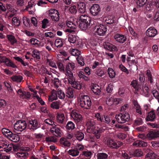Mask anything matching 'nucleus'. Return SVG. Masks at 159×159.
I'll use <instances>...</instances> for the list:
<instances>
[{"mask_svg":"<svg viewBox=\"0 0 159 159\" xmlns=\"http://www.w3.org/2000/svg\"><path fill=\"white\" fill-rule=\"evenodd\" d=\"M73 87L77 89H80L81 88V85L80 82L75 80V79L74 80V81H73V82L70 83Z\"/></svg>","mask_w":159,"mask_h":159,"instance_id":"c756f323","label":"nucleus"},{"mask_svg":"<svg viewBox=\"0 0 159 159\" xmlns=\"http://www.w3.org/2000/svg\"><path fill=\"white\" fill-rule=\"evenodd\" d=\"M76 36L75 35H70L68 38V40L70 43H74L76 40Z\"/></svg>","mask_w":159,"mask_h":159,"instance_id":"09e8293b","label":"nucleus"},{"mask_svg":"<svg viewBox=\"0 0 159 159\" xmlns=\"http://www.w3.org/2000/svg\"><path fill=\"white\" fill-rule=\"evenodd\" d=\"M65 74L66 77H67L69 83L70 84L71 83L73 82V81H74V80H75V79L71 70H66Z\"/></svg>","mask_w":159,"mask_h":159,"instance_id":"aec40b11","label":"nucleus"},{"mask_svg":"<svg viewBox=\"0 0 159 159\" xmlns=\"http://www.w3.org/2000/svg\"><path fill=\"white\" fill-rule=\"evenodd\" d=\"M72 116L77 126H81L83 124V118L80 114L74 112L72 114Z\"/></svg>","mask_w":159,"mask_h":159,"instance_id":"1a4fd4ad","label":"nucleus"},{"mask_svg":"<svg viewBox=\"0 0 159 159\" xmlns=\"http://www.w3.org/2000/svg\"><path fill=\"white\" fill-rule=\"evenodd\" d=\"M120 69L123 72H125L127 75L129 74L128 70L122 64H121L119 66Z\"/></svg>","mask_w":159,"mask_h":159,"instance_id":"864d4df0","label":"nucleus"},{"mask_svg":"<svg viewBox=\"0 0 159 159\" xmlns=\"http://www.w3.org/2000/svg\"><path fill=\"white\" fill-rule=\"evenodd\" d=\"M130 155L134 157H141L143 156V152L141 149H136L132 151Z\"/></svg>","mask_w":159,"mask_h":159,"instance_id":"5701e85b","label":"nucleus"},{"mask_svg":"<svg viewBox=\"0 0 159 159\" xmlns=\"http://www.w3.org/2000/svg\"><path fill=\"white\" fill-rule=\"evenodd\" d=\"M38 122L37 120L34 119L29 120V124L28 125V129H30L33 130L37 129L39 126H38Z\"/></svg>","mask_w":159,"mask_h":159,"instance_id":"2eb2a0df","label":"nucleus"},{"mask_svg":"<svg viewBox=\"0 0 159 159\" xmlns=\"http://www.w3.org/2000/svg\"><path fill=\"white\" fill-rule=\"evenodd\" d=\"M114 38L117 41L120 43H123L126 40V37L124 35L119 34H116Z\"/></svg>","mask_w":159,"mask_h":159,"instance_id":"6ab92c4d","label":"nucleus"},{"mask_svg":"<svg viewBox=\"0 0 159 159\" xmlns=\"http://www.w3.org/2000/svg\"><path fill=\"white\" fill-rule=\"evenodd\" d=\"M77 60L78 63L81 66H83L84 64V58L82 57L78 56L76 58Z\"/></svg>","mask_w":159,"mask_h":159,"instance_id":"13d9d810","label":"nucleus"},{"mask_svg":"<svg viewBox=\"0 0 159 159\" xmlns=\"http://www.w3.org/2000/svg\"><path fill=\"white\" fill-rule=\"evenodd\" d=\"M23 79V77L19 75H13L11 77V81L16 83H20L21 82Z\"/></svg>","mask_w":159,"mask_h":159,"instance_id":"412c9836","label":"nucleus"},{"mask_svg":"<svg viewBox=\"0 0 159 159\" xmlns=\"http://www.w3.org/2000/svg\"><path fill=\"white\" fill-rule=\"evenodd\" d=\"M61 144L64 146H70V142L67 139L64 138H61L60 141Z\"/></svg>","mask_w":159,"mask_h":159,"instance_id":"473e14b6","label":"nucleus"},{"mask_svg":"<svg viewBox=\"0 0 159 159\" xmlns=\"http://www.w3.org/2000/svg\"><path fill=\"white\" fill-rule=\"evenodd\" d=\"M83 155L88 158H90L91 157L92 153L90 151H84L83 152Z\"/></svg>","mask_w":159,"mask_h":159,"instance_id":"0e129e2a","label":"nucleus"},{"mask_svg":"<svg viewBox=\"0 0 159 159\" xmlns=\"http://www.w3.org/2000/svg\"><path fill=\"white\" fill-rule=\"evenodd\" d=\"M58 96L60 99H63L65 97V94L61 90H57Z\"/></svg>","mask_w":159,"mask_h":159,"instance_id":"6e6d98bb","label":"nucleus"},{"mask_svg":"<svg viewBox=\"0 0 159 159\" xmlns=\"http://www.w3.org/2000/svg\"><path fill=\"white\" fill-rule=\"evenodd\" d=\"M93 28L95 33L100 36L104 35L107 31L106 26L102 24H98L96 25H94Z\"/></svg>","mask_w":159,"mask_h":159,"instance_id":"39448f33","label":"nucleus"},{"mask_svg":"<svg viewBox=\"0 0 159 159\" xmlns=\"http://www.w3.org/2000/svg\"><path fill=\"white\" fill-rule=\"evenodd\" d=\"M103 46L105 49L108 50H111L113 48V45L108 42L104 43Z\"/></svg>","mask_w":159,"mask_h":159,"instance_id":"79ce46f5","label":"nucleus"},{"mask_svg":"<svg viewBox=\"0 0 159 159\" xmlns=\"http://www.w3.org/2000/svg\"><path fill=\"white\" fill-rule=\"evenodd\" d=\"M66 96L68 98H72L74 97L72 89H68L66 92Z\"/></svg>","mask_w":159,"mask_h":159,"instance_id":"3c124183","label":"nucleus"},{"mask_svg":"<svg viewBox=\"0 0 159 159\" xmlns=\"http://www.w3.org/2000/svg\"><path fill=\"white\" fill-rule=\"evenodd\" d=\"M101 10L100 6L97 4H94L90 8V13L94 16L98 15Z\"/></svg>","mask_w":159,"mask_h":159,"instance_id":"9b49d317","label":"nucleus"},{"mask_svg":"<svg viewBox=\"0 0 159 159\" xmlns=\"http://www.w3.org/2000/svg\"><path fill=\"white\" fill-rule=\"evenodd\" d=\"M16 92L20 96V98L23 99H28L30 98L31 96L30 92L22 91L21 89H19Z\"/></svg>","mask_w":159,"mask_h":159,"instance_id":"f8f14e48","label":"nucleus"},{"mask_svg":"<svg viewBox=\"0 0 159 159\" xmlns=\"http://www.w3.org/2000/svg\"><path fill=\"white\" fill-rule=\"evenodd\" d=\"M67 130H72L75 128V124L71 121H69L67 122L66 126Z\"/></svg>","mask_w":159,"mask_h":159,"instance_id":"f704fd0d","label":"nucleus"},{"mask_svg":"<svg viewBox=\"0 0 159 159\" xmlns=\"http://www.w3.org/2000/svg\"><path fill=\"white\" fill-rule=\"evenodd\" d=\"M23 23L27 27L30 26V19L26 17H23L22 19Z\"/></svg>","mask_w":159,"mask_h":159,"instance_id":"e433bc0d","label":"nucleus"},{"mask_svg":"<svg viewBox=\"0 0 159 159\" xmlns=\"http://www.w3.org/2000/svg\"><path fill=\"white\" fill-rule=\"evenodd\" d=\"M70 67L72 70H74V68H75V64L72 62L68 63L66 67V70H71Z\"/></svg>","mask_w":159,"mask_h":159,"instance_id":"052dcab7","label":"nucleus"},{"mask_svg":"<svg viewBox=\"0 0 159 159\" xmlns=\"http://www.w3.org/2000/svg\"><path fill=\"white\" fill-rule=\"evenodd\" d=\"M143 121L142 119L140 118H137L134 120V125L135 126H137L142 125L143 124Z\"/></svg>","mask_w":159,"mask_h":159,"instance_id":"4d7b16f0","label":"nucleus"},{"mask_svg":"<svg viewBox=\"0 0 159 159\" xmlns=\"http://www.w3.org/2000/svg\"><path fill=\"white\" fill-rule=\"evenodd\" d=\"M96 73L98 76L101 77L104 74V72L102 69H99L97 70Z\"/></svg>","mask_w":159,"mask_h":159,"instance_id":"774afa93","label":"nucleus"},{"mask_svg":"<svg viewBox=\"0 0 159 159\" xmlns=\"http://www.w3.org/2000/svg\"><path fill=\"white\" fill-rule=\"evenodd\" d=\"M12 144H9L8 143L6 142L4 143L1 147V148H2L3 149L2 151L6 152H12Z\"/></svg>","mask_w":159,"mask_h":159,"instance_id":"dca6fc26","label":"nucleus"},{"mask_svg":"<svg viewBox=\"0 0 159 159\" xmlns=\"http://www.w3.org/2000/svg\"><path fill=\"white\" fill-rule=\"evenodd\" d=\"M12 22L13 24H14L16 26H19L21 21L17 17H13L12 20Z\"/></svg>","mask_w":159,"mask_h":159,"instance_id":"a18cd8bd","label":"nucleus"},{"mask_svg":"<svg viewBox=\"0 0 159 159\" xmlns=\"http://www.w3.org/2000/svg\"><path fill=\"white\" fill-rule=\"evenodd\" d=\"M48 15L52 21L56 22L60 19V14L58 11L55 9H50L48 11Z\"/></svg>","mask_w":159,"mask_h":159,"instance_id":"423d86ee","label":"nucleus"},{"mask_svg":"<svg viewBox=\"0 0 159 159\" xmlns=\"http://www.w3.org/2000/svg\"><path fill=\"white\" fill-rule=\"evenodd\" d=\"M97 156L98 159H107L108 155L105 153L99 152L97 154Z\"/></svg>","mask_w":159,"mask_h":159,"instance_id":"4c0bfd02","label":"nucleus"},{"mask_svg":"<svg viewBox=\"0 0 159 159\" xmlns=\"http://www.w3.org/2000/svg\"><path fill=\"white\" fill-rule=\"evenodd\" d=\"M108 146L112 148L117 149L118 148V146L117 145V143L114 141L113 140H110L108 143Z\"/></svg>","mask_w":159,"mask_h":159,"instance_id":"c9c22d12","label":"nucleus"},{"mask_svg":"<svg viewBox=\"0 0 159 159\" xmlns=\"http://www.w3.org/2000/svg\"><path fill=\"white\" fill-rule=\"evenodd\" d=\"M134 146H146L147 145V143L143 141H137L134 142L133 144Z\"/></svg>","mask_w":159,"mask_h":159,"instance_id":"72a5a7b5","label":"nucleus"},{"mask_svg":"<svg viewBox=\"0 0 159 159\" xmlns=\"http://www.w3.org/2000/svg\"><path fill=\"white\" fill-rule=\"evenodd\" d=\"M148 138L150 139H155L159 137V131L153 130L150 131L147 135Z\"/></svg>","mask_w":159,"mask_h":159,"instance_id":"ddd939ff","label":"nucleus"},{"mask_svg":"<svg viewBox=\"0 0 159 159\" xmlns=\"http://www.w3.org/2000/svg\"><path fill=\"white\" fill-rule=\"evenodd\" d=\"M57 91L53 90L51 92V95L49 97V100L51 101L56 100L57 99Z\"/></svg>","mask_w":159,"mask_h":159,"instance_id":"c85d7f7f","label":"nucleus"},{"mask_svg":"<svg viewBox=\"0 0 159 159\" xmlns=\"http://www.w3.org/2000/svg\"><path fill=\"white\" fill-rule=\"evenodd\" d=\"M80 104L82 107L89 109L91 106L92 102L89 96L87 95H84L83 96H81Z\"/></svg>","mask_w":159,"mask_h":159,"instance_id":"f03ea898","label":"nucleus"},{"mask_svg":"<svg viewBox=\"0 0 159 159\" xmlns=\"http://www.w3.org/2000/svg\"><path fill=\"white\" fill-rule=\"evenodd\" d=\"M44 122L45 123L53 126L55 125L54 121L50 119H47L45 120Z\"/></svg>","mask_w":159,"mask_h":159,"instance_id":"69168bd1","label":"nucleus"},{"mask_svg":"<svg viewBox=\"0 0 159 159\" xmlns=\"http://www.w3.org/2000/svg\"><path fill=\"white\" fill-rule=\"evenodd\" d=\"M116 18L115 16L113 15H109L106 17L105 22L107 24H113L115 22Z\"/></svg>","mask_w":159,"mask_h":159,"instance_id":"4be33fe9","label":"nucleus"},{"mask_svg":"<svg viewBox=\"0 0 159 159\" xmlns=\"http://www.w3.org/2000/svg\"><path fill=\"white\" fill-rule=\"evenodd\" d=\"M113 86L111 83L109 84L106 89V91L108 93H111L113 90Z\"/></svg>","mask_w":159,"mask_h":159,"instance_id":"338daca9","label":"nucleus"},{"mask_svg":"<svg viewBox=\"0 0 159 159\" xmlns=\"http://www.w3.org/2000/svg\"><path fill=\"white\" fill-rule=\"evenodd\" d=\"M2 130L3 134L8 138L9 136L11 134L12 132L10 130L6 128H3L2 129Z\"/></svg>","mask_w":159,"mask_h":159,"instance_id":"49530a36","label":"nucleus"},{"mask_svg":"<svg viewBox=\"0 0 159 159\" xmlns=\"http://www.w3.org/2000/svg\"><path fill=\"white\" fill-rule=\"evenodd\" d=\"M45 141L48 142H53L56 143L57 142V139L55 137L53 136L46 137L45 138Z\"/></svg>","mask_w":159,"mask_h":159,"instance_id":"a19ab883","label":"nucleus"},{"mask_svg":"<svg viewBox=\"0 0 159 159\" xmlns=\"http://www.w3.org/2000/svg\"><path fill=\"white\" fill-rule=\"evenodd\" d=\"M79 20V26L81 29L85 30L89 28H93V20H92L89 17L86 15H82L80 16Z\"/></svg>","mask_w":159,"mask_h":159,"instance_id":"f257e3e1","label":"nucleus"},{"mask_svg":"<svg viewBox=\"0 0 159 159\" xmlns=\"http://www.w3.org/2000/svg\"><path fill=\"white\" fill-rule=\"evenodd\" d=\"M85 73L83 71H80L78 73V75L80 79L83 80L88 81L90 80L89 78L85 75Z\"/></svg>","mask_w":159,"mask_h":159,"instance_id":"a878e982","label":"nucleus"},{"mask_svg":"<svg viewBox=\"0 0 159 159\" xmlns=\"http://www.w3.org/2000/svg\"><path fill=\"white\" fill-rule=\"evenodd\" d=\"M84 148V146L80 144H78L76 147L70 149L68 152V153L72 157L78 156L80 153L79 150L82 151Z\"/></svg>","mask_w":159,"mask_h":159,"instance_id":"0eeeda50","label":"nucleus"},{"mask_svg":"<svg viewBox=\"0 0 159 159\" xmlns=\"http://www.w3.org/2000/svg\"><path fill=\"white\" fill-rule=\"evenodd\" d=\"M143 95L146 97H148L149 95L148 88L146 86H143L142 87Z\"/></svg>","mask_w":159,"mask_h":159,"instance_id":"603ef678","label":"nucleus"},{"mask_svg":"<svg viewBox=\"0 0 159 159\" xmlns=\"http://www.w3.org/2000/svg\"><path fill=\"white\" fill-rule=\"evenodd\" d=\"M8 138L11 141L15 142H17L20 139L18 135L13 134L12 132L11 134L9 136Z\"/></svg>","mask_w":159,"mask_h":159,"instance_id":"bb28decb","label":"nucleus"},{"mask_svg":"<svg viewBox=\"0 0 159 159\" xmlns=\"http://www.w3.org/2000/svg\"><path fill=\"white\" fill-rule=\"evenodd\" d=\"M28 155V153L26 152H18L16 157L18 159H25Z\"/></svg>","mask_w":159,"mask_h":159,"instance_id":"b1692460","label":"nucleus"},{"mask_svg":"<svg viewBox=\"0 0 159 159\" xmlns=\"http://www.w3.org/2000/svg\"><path fill=\"white\" fill-rule=\"evenodd\" d=\"M60 102L57 101L52 102L50 104L51 107L53 109H59Z\"/></svg>","mask_w":159,"mask_h":159,"instance_id":"37998d69","label":"nucleus"},{"mask_svg":"<svg viewBox=\"0 0 159 159\" xmlns=\"http://www.w3.org/2000/svg\"><path fill=\"white\" fill-rule=\"evenodd\" d=\"M69 10L71 13L73 14H76L77 11L76 7L75 5L71 6L69 8Z\"/></svg>","mask_w":159,"mask_h":159,"instance_id":"680f3d73","label":"nucleus"},{"mask_svg":"<svg viewBox=\"0 0 159 159\" xmlns=\"http://www.w3.org/2000/svg\"><path fill=\"white\" fill-rule=\"evenodd\" d=\"M32 56L36 60H39L40 59V56L38 51L37 50H34L33 52Z\"/></svg>","mask_w":159,"mask_h":159,"instance_id":"8fccbe9b","label":"nucleus"},{"mask_svg":"<svg viewBox=\"0 0 159 159\" xmlns=\"http://www.w3.org/2000/svg\"><path fill=\"white\" fill-rule=\"evenodd\" d=\"M3 63L8 66L12 68H17V66L11 60L5 57L0 56V63Z\"/></svg>","mask_w":159,"mask_h":159,"instance_id":"6e6552de","label":"nucleus"},{"mask_svg":"<svg viewBox=\"0 0 159 159\" xmlns=\"http://www.w3.org/2000/svg\"><path fill=\"white\" fill-rule=\"evenodd\" d=\"M116 121L119 123L123 124L128 122L130 120V116L127 112H123L116 115Z\"/></svg>","mask_w":159,"mask_h":159,"instance_id":"7ed1b4c3","label":"nucleus"},{"mask_svg":"<svg viewBox=\"0 0 159 159\" xmlns=\"http://www.w3.org/2000/svg\"><path fill=\"white\" fill-rule=\"evenodd\" d=\"M155 118V113L154 111H151L148 112L145 120L147 121H154Z\"/></svg>","mask_w":159,"mask_h":159,"instance_id":"f3484780","label":"nucleus"},{"mask_svg":"<svg viewBox=\"0 0 159 159\" xmlns=\"http://www.w3.org/2000/svg\"><path fill=\"white\" fill-rule=\"evenodd\" d=\"M77 5L78 12L81 13H84L86 10L85 3L82 2H77Z\"/></svg>","mask_w":159,"mask_h":159,"instance_id":"a211bd4d","label":"nucleus"},{"mask_svg":"<svg viewBox=\"0 0 159 159\" xmlns=\"http://www.w3.org/2000/svg\"><path fill=\"white\" fill-rule=\"evenodd\" d=\"M14 127L16 130L22 132L27 128L28 129V126L25 120H20L15 123Z\"/></svg>","mask_w":159,"mask_h":159,"instance_id":"20e7f679","label":"nucleus"},{"mask_svg":"<svg viewBox=\"0 0 159 159\" xmlns=\"http://www.w3.org/2000/svg\"><path fill=\"white\" fill-rule=\"evenodd\" d=\"M147 1V0H137L136 1L137 7L140 8L143 7L145 5Z\"/></svg>","mask_w":159,"mask_h":159,"instance_id":"7c9ffc66","label":"nucleus"},{"mask_svg":"<svg viewBox=\"0 0 159 159\" xmlns=\"http://www.w3.org/2000/svg\"><path fill=\"white\" fill-rule=\"evenodd\" d=\"M146 35L149 37H155L157 34V30L153 27H150L146 31Z\"/></svg>","mask_w":159,"mask_h":159,"instance_id":"4468645a","label":"nucleus"},{"mask_svg":"<svg viewBox=\"0 0 159 159\" xmlns=\"http://www.w3.org/2000/svg\"><path fill=\"white\" fill-rule=\"evenodd\" d=\"M3 85L7 88L8 91L10 93H12L13 91L11 84L9 82L4 81L3 83Z\"/></svg>","mask_w":159,"mask_h":159,"instance_id":"58836bf2","label":"nucleus"},{"mask_svg":"<svg viewBox=\"0 0 159 159\" xmlns=\"http://www.w3.org/2000/svg\"><path fill=\"white\" fill-rule=\"evenodd\" d=\"M49 23L48 20L47 19L45 18L42 21V28L45 29L47 28L48 25L47 24Z\"/></svg>","mask_w":159,"mask_h":159,"instance_id":"bf43d9fd","label":"nucleus"},{"mask_svg":"<svg viewBox=\"0 0 159 159\" xmlns=\"http://www.w3.org/2000/svg\"><path fill=\"white\" fill-rule=\"evenodd\" d=\"M7 38L12 45H13L16 43L17 41L15 39L14 36L12 34L8 35L7 36Z\"/></svg>","mask_w":159,"mask_h":159,"instance_id":"ea45409f","label":"nucleus"},{"mask_svg":"<svg viewBox=\"0 0 159 159\" xmlns=\"http://www.w3.org/2000/svg\"><path fill=\"white\" fill-rule=\"evenodd\" d=\"M53 128L55 129V135L57 137H60L61 135L60 128L56 127L55 125L53 126Z\"/></svg>","mask_w":159,"mask_h":159,"instance_id":"c03bdc74","label":"nucleus"},{"mask_svg":"<svg viewBox=\"0 0 159 159\" xmlns=\"http://www.w3.org/2000/svg\"><path fill=\"white\" fill-rule=\"evenodd\" d=\"M91 89L95 95H99L100 94V87L97 85H93L91 87Z\"/></svg>","mask_w":159,"mask_h":159,"instance_id":"393cba45","label":"nucleus"},{"mask_svg":"<svg viewBox=\"0 0 159 159\" xmlns=\"http://www.w3.org/2000/svg\"><path fill=\"white\" fill-rule=\"evenodd\" d=\"M75 134L76 139L79 141H81L84 138V134L82 132L75 131Z\"/></svg>","mask_w":159,"mask_h":159,"instance_id":"cd10ccee","label":"nucleus"},{"mask_svg":"<svg viewBox=\"0 0 159 159\" xmlns=\"http://www.w3.org/2000/svg\"><path fill=\"white\" fill-rule=\"evenodd\" d=\"M65 119L64 115L63 113H57V119L58 122L60 123H63Z\"/></svg>","mask_w":159,"mask_h":159,"instance_id":"2f4dec72","label":"nucleus"},{"mask_svg":"<svg viewBox=\"0 0 159 159\" xmlns=\"http://www.w3.org/2000/svg\"><path fill=\"white\" fill-rule=\"evenodd\" d=\"M107 71L109 76L110 78H113L115 77L116 73L112 68L110 67L108 68Z\"/></svg>","mask_w":159,"mask_h":159,"instance_id":"de8ad7c7","label":"nucleus"},{"mask_svg":"<svg viewBox=\"0 0 159 159\" xmlns=\"http://www.w3.org/2000/svg\"><path fill=\"white\" fill-rule=\"evenodd\" d=\"M30 41L32 44L35 45L36 46H38L40 43L39 41L37 39L35 38L31 39Z\"/></svg>","mask_w":159,"mask_h":159,"instance_id":"5fc2aeb1","label":"nucleus"},{"mask_svg":"<svg viewBox=\"0 0 159 159\" xmlns=\"http://www.w3.org/2000/svg\"><path fill=\"white\" fill-rule=\"evenodd\" d=\"M66 26L69 28H72L73 29L75 28V25L71 21H66Z\"/></svg>","mask_w":159,"mask_h":159,"instance_id":"e2e57ef3","label":"nucleus"},{"mask_svg":"<svg viewBox=\"0 0 159 159\" xmlns=\"http://www.w3.org/2000/svg\"><path fill=\"white\" fill-rule=\"evenodd\" d=\"M122 100L120 98L111 97L107 101V104L108 106H111L112 105H116L119 103H121Z\"/></svg>","mask_w":159,"mask_h":159,"instance_id":"9d476101","label":"nucleus"}]
</instances>
